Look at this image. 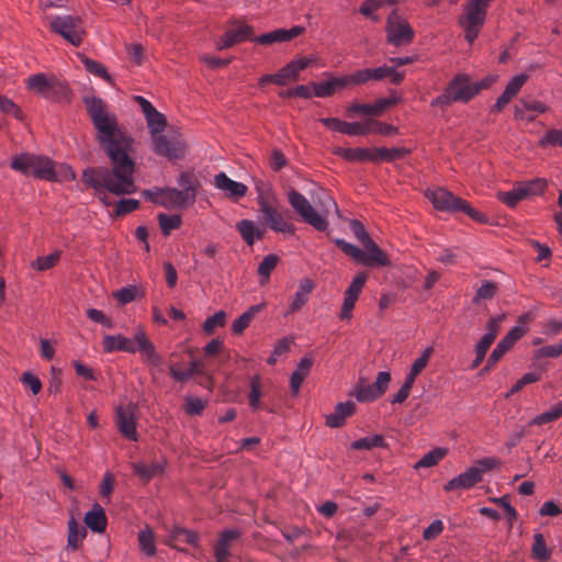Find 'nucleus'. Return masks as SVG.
Returning <instances> with one entry per match:
<instances>
[{"label": "nucleus", "instance_id": "bf43d9fd", "mask_svg": "<svg viewBox=\"0 0 562 562\" xmlns=\"http://www.w3.org/2000/svg\"><path fill=\"white\" fill-rule=\"evenodd\" d=\"M139 201L135 199H122L115 204L114 214L116 216H123L137 210Z\"/></svg>", "mask_w": 562, "mask_h": 562}, {"label": "nucleus", "instance_id": "9b49d317", "mask_svg": "<svg viewBox=\"0 0 562 562\" xmlns=\"http://www.w3.org/2000/svg\"><path fill=\"white\" fill-rule=\"evenodd\" d=\"M386 42L395 47L409 45L415 32L409 23L404 19L397 10L389 13L385 23Z\"/></svg>", "mask_w": 562, "mask_h": 562}, {"label": "nucleus", "instance_id": "c9c22d12", "mask_svg": "<svg viewBox=\"0 0 562 562\" xmlns=\"http://www.w3.org/2000/svg\"><path fill=\"white\" fill-rule=\"evenodd\" d=\"M336 153L350 161L372 162V148H339Z\"/></svg>", "mask_w": 562, "mask_h": 562}, {"label": "nucleus", "instance_id": "a878e982", "mask_svg": "<svg viewBox=\"0 0 562 562\" xmlns=\"http://www.w3.org/2000/svg\"><path fill=\"white\" fill-rule=\"evenodd\" d=\"M363 247V257L360 260L362 265L370 267H385L390 265V260L386 254L383 250H381L373 240H371L370 243L368 241V244L364 245Z\"/></svg>", "mask_w": 562, "mask_h": 562}, {"label": "nucleus", "instance_id": "8fccbe9b", "mask_svg": "<svg viewBox=\"0 0 562 562\" xmlns=\"http://www.w3.org/2000/svg\"><path fill=\"white\" fill-rule=\"evenodd\" d=\"M226 323V313L224 311H220L214 315L207 317L203 324V330L211 335L217 327H223Z\"/></svg>", "mask_w": 562, "mask_h": 562}, {"label": "nucleus", "instance_id": "393cba45", "mask_svg": "<svg viewBox=\"0 0 562 562\" xmlns=\"http://www.w3.org/2000/svg\"><path fill=\"white\" fill-rule=\"evenodd\" d=\"M166 530L169 535L164 539V543L171 548H177V542H186L191 546L198 544L199 535L192 530L182 527H173L170 530L166 527Z\"/></svg>", "mask_w": 562, "mask_h": 562}, {"label": "nucleus", "instance_id": "4d7b16f0", "mask_svg": "<svg viewBox=\"0 0 562 562\" xmlns=\"http://www.w3.org/2000/svg\"><path fill=\"white\" fill-rule=\"evenodd\" d=\"M368 279V274L366 272L358 273L353 280L351 281L350 285L346 290L347 295H351L356 299L359 297V294L362 291V288L364 286Z\"/></svg>", "mask_w": 562, "mask_h": 562}, {"label": "nucleus", "instance_id": "6e6552de", "mask_svg": "<svg viewBox=\"0 0 562 562\" xmlns=\"http://www.w3.org/2000/svg\"><path fill=\"white\" fill-rule=\"evenodd\" d=\"M493 82L492 78H484L480 81H472L465 74L457 75L448 85L443 97L449 102H469L480 91L490 87Z\"/></svg>", "mask_w": 562, "mask_h": 562}, {"label": "nucleus", "instance_id": "680f3d73", "mask_svg": "<svg viewBox=\"0 0 562 562\" xmlns=\"http://www.w3.org/2000/svg\"><path fill=\"white\" fill-rule=\"evenodd\" d=\"M250 393H249V404L254 409L259 407V402L261 397V386L260 379L258 375H255L250 381Z\"/></svg>", "mask_w": 562, "mask_h": 562}, {"label": "nucleus", "instance_id": "052dcab7", "mask_svg": "<svg viewBox=\"0 0 562 562\" xmlns=\"http://www.w3.org/2000/svg\"><path fill=\"white\" fill-rule=\"evenodd\" d=\"M562 355V340L557 345H549L541 347L535 351V358L540 359L544 357L558 358Z\"/></svg>", "mask_w": 562, "mask_h": 562}, {"label": "nucleus", "instance_id": "cd10ccee", "mask_svg": "<svg viewBox=\"0 0 562 562\" xmlns=\"http://www.w3.org/2000/svg\"><path fill=\"white\" fill-rule=\"evenodd\" d=\"M314 289V283L311 279H302L299 289L294 294L293 301L289 306V313L300 311L308 301L310 294Z\"/></svg>", "mask_w": 562, "mask_h": 562}, {"label": "nucleus", "instance_id": "5701e85b", "mask_svg": "<svg viewBox=\"0 0 562 562\" xmlns=\"http://www.w3.org/2000/svg\"><path fill=\"white\" fill-rule=\"evenodd\" d=\"M482 481V476L480 475L479 470L473 465L469 468L465 472L459 474L458 476L450 480L446 485V491H456V490H468Z\"/></svg>", "mask_w": 562, "mask_h": 562}, {"label": "nucleus", "instance_id": "c756f323", "mask_svg": "<svg viewBox=\"0 0 562 562\" xmlns=\"http://www.w3.org/2000/svg\"><path fill=\"white\" fill-rule=\"evenodd\" d=\"M355 412V404L352 402L339 403L335 407L334 413L326 416V425L331 428H337L344 425L345 419L352 415Z\"/></svg>", "mask_w": 562, "mask_h": 562}, {"label": "nucleus", "instance_id": "72a5a7b5", "mask_svg": "<svg viewBox=\"0 0 562 562\" xmlns=\"http://www.w3.org/2000/svg\"><path fill=\"white\" fill-rule=\"evenodd\" d=\"M204 372V363L201 360H193L190 363V367L186 370H179L175 366H171L169 369L170 375L179 382H184L189 380L193 374Z\"/></svg>", "mask_w": 562, "mask_h": 562}, {"label": "nucleus", "instance_id": "2eb2a0df", "mask_svg": "<svg viewBox=\"0 0 562 562\" xmlns=\"http://www.w3.org/2000/svg\"><path fill=\"white\" fill-rule=\"evenodd\" d=\"M352 77L355 85H361L369 80L378 81L385 78H389L392 83L397 85L403 80L404 74L396 71L394 67L384 65L378 68L358 70L352 74Z\"/></svg>", "mask_w": 562, "mask_h": 562}, {"label": "nucleus", "instance_id": "2f4dec72", "mask_svg": "<svg viewBox=\"0 0 562 562\" xmlns=\"http://www.w3.org/2000/svg\"><path fill=\"white\" fill-rule=\"evenodd\" d=\"M87 536L85 527L80 526L74 517L68 521L67 550L76 551Z\"/></svg>", "mask_w": 562, "mask_h": 562}, {"label": "nucleus", "instance_id": "79ce46f5", "mask_svg": "<svg viewBox=\"0 0 562 562\" xmlns=\"http://www.w3.org/2000/svg\"><path fill=\"white\" fill-rule=\"evenodd\" d=\"M497 198L508 207H515L521 200L525 199L519 183H517L510 191L497 192Z\"/></svg>", "mask_w": 562, "mask_h": 562}, {"label": "nucleus", "instance_id": "f03ea898", "mask_svg": "<svg viewBox=\"0 0 562 562\" xmlns=\"http://www.w3.org/2000/svg\"><path fill=\"white\" fill-rule=\"evenodd\" d=\"M177 182L181 189L157 188L144 191V195L155 203L169 209H184L195 202L196 191L200 187L194 173L183 171L179 175Z\"/></svg>", "mask_w": 562, "mask_h": 562}, {"label": "nucleus", "instance_id": "5fc2aeb1", "mask_svg": "<svg viewBox=\"0 0 562 562\" xmlns=\"http://www.w3.org/2000/svg\"><path fill=\"white\" fill-rule=\"evenodd\" d=\"M279 257L276 255H268L259 263L258 274L266 280L269 279L271 271L277 267Z\"/></svg>", "mask_w": 562, "mask_h": 562}, {"label": "nucleus", "instance_id": "7c9ffc66", "mask_svg": "<svg viewBox=\"0 0 562 562\" xmlns=\"http://www.w3.org/2000/svg\"><path fill=\"white\" fill-rule=\"evenodd\" d=\"M528 76L520 74L510 79L504 92L497 99L495 105H506L519 92L524 83L527 81Z\"/></svg>", "mask_w": 562, "mask_h": 562}, {"label": "nucleus", "instance_id": "dca6fc26", "mask_svg": "<svg viewBox=\"0 0 562 562\" xmlns=\"http://www.w3.org/2000/svg\"><path fill=\"white\" fill-rule=\"evenodd\" d=\"M137 406L130 403L116 408V426L120 432L128 440L137 441L136 431Z\"/></svg>", "mask_w": 562, "mask_h": 562}, {"label": "nucleus", "instance_id": "e433bc0d", "mask_svg": "<svg viewBox=\"0 0 562 562\" xmlns=\"http://www.w3.org/2000/svg\"><path fill=\"white\" fill-rule=\"evenodd\" d=\"M134 473L139 476V479L144 482H148L156 475L160 474L164 470L162 465L159 463H142L137 462L133 464Z\"/></svg>", "mask_w": 562, "mask_h": 562}, {"label": "nucleus", "instance_id": "774afa93", "mask_svg": "<svg viewBox=\"0 0 562 562\" xmlns=\"http://www.w3.org/2000/svg\"><path fill=\"white\" fill-rule=\"evenodd\" d=\"M240 536V532L236 529L225 530L220 535V538L216 543L221 544L226 549H231L234 541H236Z\"/></svg>", "mask_w": 562, "mask_h": 562}, {"label": "nucleus", "instance_id": "c03bdc74", "mask_svg": "<svg viewBox=\"0 0 562 562\" xmlns=\"http://www.w3.org/2000/svg\"><path fill=\"white\" fill-rule=\"evenodd\" d=\"M61 256V251L56 250L48 256L38 257L32 262V268L37 271H46L57 265Z\"/></svg>", "mask_w": 562, "mask_h": 562}, {"label": "nucleus", "instance_id": "58836bf2", "mask_svg": "<svg viewBox=\"0 0 562 562\" xmlns=\"http://www.w3.org/2000/svg\"><path fill=\"white\" fill-rule=\"evenodd\" d=\"M353 395L359 402H372L381 395L372 384H366L363 381H359L357 384Z\"/></svg>", "mask_w": 562, "mask_h": 562}, {"label": "nucleus", "instance_id": "a19ab883", "mask_svg": "<svg viewBox=\"0 0 562 562\" xmlns=\"http://www.w3.org/2000/svg\"><path fill=\"white\" fill-rule=\"evenodd\" d=\"M138 542L140 550L148 557L156 553L155 535L150 528H145L138 533Z\"/></svg>", "mask_w": 562, "mask_h": 562}, {"label": "nucleus", "instance_id": "20e7f679", "mask_svg": "<svg viewBox=\"0 0 562 562\" xmlns=\"http://www.w3.org/2000/svg\"><path fill=\"white\" fill-rule=\"evenodd\" d=\"M384 108H349V119L360 117L355 122H346L336 117L322 119V123L331 131H337L349 136H361L369 134L368 115L381 114Z\"/></svg>", "mask_w": 562, "mask_h": 562}, {"label": "nucleus", "instance_id": "423d86ee", "mask_svg": "<svg viewBox=\"0 0 562 562\" xmlns=\"http://www.w3.org/2000/svg\"><path fill=\"white\" fill-rule=\"evenodd\" d=\"M426 196L432 203L435 209L443 212H463L472 220L479 223H485L486 216L474 210L465 200L454 195L452 192L445 188H437L435 190H427Z\"/></svg>", "mask_w": 562, "mask_h": 562}, {"label": "nucleus", "instance_id": "a211bd4d", "mask_svg": "<svg viewBox=\"0 0 562 562\" xmlns=\"http://www.w3.org/2000/svg\"><path fill=\"white\" fill-rule=\"evenodd\" d=\"M352 86H356L352 74L341 77H329L326 81L314 83V95L327 98Z\"/></svg>", "mask_w": 562, "mask_h": 562}, {"label": "nucleus", "instance_id": "603ef678", "mask_svg": "<svg viewBox=\"0 0 562 562\" xmlns=\"http://www.w3.org/2000/svg\"><path fill=\"white\" fill-rule=\"evenodd\" d=\"M81 61L88 72L93 74L100 78L109 79L106 69L101 63L90 59L86 56H81Z\"/></svg>", "mask_w": 562, "mask_h": 562}, {"label": "nucleus", "instance_id": "4be33fe9", "mask_svg": "<svg viewBox=\"0 0 562 562\" xmlns=\"http://www.w3.org/2000/svg\"><path fill=\"white\" fill-rule=\"evenodd\" d=\"M525 331V328L521 326L513 327L491 352V362H498L515 342L524 336Z\"/></svg>", "mask_w": 562, "mask_h": 562}, {"label": "nucleus", "instance_id": "1a4fd4ad", "mask_svg": "<svg viewBox=\"0 0 562 562\" xmlns=\"http://www.w3.org/2000/svg\"><path fill=\"white\" fill-rule=\"evenodd\" d=\"M48 27L52 32L61 36L72 46H80L86 35L83 21L78 15H50L47 18Z\"/></svg>", "mask_w": 562, "mask_h": 562}, {"label": "nucleus", "instance_id": "f257e3e1", "mask_svg": "<svg viewBox=\"0 0 562 562\" xmlns=\"http://www.w3.org/2000/svg\"><path fill=\"white\" fill-rule=\"evenodd\" d=\"M88 113L97 132L95 137L110 158L112 168H87L81 180L98 192L97 195L103 204L110 205L111 201L105 191L115 195L135 192V162L130 156L133 140L106 108H88Z\"/></svg>", "mask_w": 562, "mask_h": 562}, {"label": "nucleus", "instance_id": "13d9d810", "mask_svg": "<svg viewBox=\"0 0 562 562\" xmlns=\"http://www.w3.org/2000/svg\"><path fill=\"white\" fill-rule=\"evenodd\" d=\"M335 244L338 248H340L347 256L353 258L355 260L359 261L361 260V258L363 257V250L360 249L359 247L350 244V243H347L346 240L344 239H336L335 240Z\"/></svg>", "mask_w": 562, "mask_h": 562}, {"label": "nucleus", "instance_id": "6e6d98bb", "mask_svg": "<svg viewBox=\"0 0 562 562\" xmlns=\"http://www.w3.org/2000/svg\"><path fill=\"white\" fill-rule=\"evenodd\" d=\"M280 95L281 97H299V98H303V99H308L314 95V86L313 87L305 86V85L296 86L295 88L282 90L280 92Z\"/></svg>", "mask_w": 562, "mask_h": 562}, {"label": "nucleus", "instance_id": "4468645a", "mask_svg": "<svg viewBox=\"0 0 562 562\" xmlns=\"http://www.w3.org/2000/svg\"><path fill=\"white\" fill-rule=\"evenodd\" d=\"M260 212L262 213L263 222L277 233H294V226L288 223L280 211L278 210L277 202L270 201L268 198L260 196L258 200Z\"/></svg>", "mask_w": 562, "mask_h": 562}, {"label": "nucleus", "instance_id": "aec40b11", "mask_svg": "<svg viewBox=\"0 0 562 562\" xmlns=\"http://www.w3.org/2000/svg\"><path fill=\"white\" fill-rule=\"evenodd\" d=\"M214 186L235 201L245 196L248 191L247 186L232 180L225 172H220L214 177Z\"/></svg>", "mask_w": 562, "mask_h": 562}, {"label": "nucleus", "instance_id": "49530a36", "mask_svg": "<svg viewBox=\"0 0 562 562\" xmlns=\"http://www.w3.org/2000/svg\"><path fill=\"white\" fill-rule=\"evenodd\" d=\"M384 438L381 435H374L371 437L360 438L351 443V448L355 450H371L375 447H383Z\"/></svg>", "mask_w": 562, "mask_h": 562}, {"label": "nucleus", "instance_id": "6ab92c4d", "mask_svg": "<svg viewBox=\"0 0 562 562\" xmlns=\"http://www.w3.org/2000/svg\"><path fill=\"white\" fill-rule=\"evenodd\" d=\"M490 3V0H469L464 9V14L460 18L459 23L483 25Z\"/></svg>", "mask_w": 562, "mask_h": 562}, {"label": "nucleus", "instance_id": "864d4df0", "mask_svg": "<svg viewBox=\"0 0 562 562\" xmlns=\"http://www.w3.org/2000/svg\"><path fill=\"white\" fill-rule=\"evenodd\" d=\"M497 291V285L493 281H484L483 284L477 289L474 303H477L481 300H491L494 297Z\"/></svg>", "mask_w": 562, "mask_h": 562}, {"label": "nucleus", "instance_id": "9d476101", "mask_svg": "<svg viewBox=\"0 0 562 562\" xmlns=\"http://www.w3.org/2000/svg\"><path fill=\"white\" fill-rule=\"evenodd\" d=\"M151 150L169 161L183 159L187 153V145L182 134L176 128H168L166 133L157 135L151 139Z\"/></svg>", "mask_w": 562, "mask_h": 562}, {"label": "nucleus", "instance_id": "473e14b6", "mask_svg": "<svg viewBox=\"0 0 562 562\" xmlns=\"http://www.w3.org/2000/svg\"><path fill=\"white\" fill-rule=\"evenodd\" d=\"M313 366V360L311 358L304 357L297 364V368L291 375V390L294 395H296L300 391L301 384L304 379L308 375L311 368Z\"/></svg>", "mask_w": 562, "mask_h": 562}, {"label": "nucleus", "instance_id": "37998d69", "mask_svg": "<svg viewBox=\"0 0 562 562\" xmlns=\"http://www.w3.org/2000/svg\"><path fill=\"white\" fill-rule=\"evenodd\" d=\"M447 450L443 448H436L427 452L416 464L415 469L430 468L436 465L440 460L445 458Z\"/></svg>", "mask_w": 562, "mask_h": 562}, {"label": "nucleus", "instance_id": "0eeeda50", "mask_svg": "<svg viewBox=\"0 0 562 562\" xmlns=\"http://www.w3.org/2000/svg\"><path fill=\"white\" fill-rule=\"evenodd\" d=\"M10 167L24 176H33L45 180H55L53 161L45 157L31 153H23L12 158Z\"/></svg>", "mask_w": 562, "mask_h": 562}, {"label": "nucleus", "instance_id": "69168bd1", "mask_svg": "<svg viewBox=\"0 0 562 562\" xmlns=\"http://www.w3.org/2000/svg\"><path fill=\"white\" fill-rule=\"evenodd\" d=\"M434 352L432 347L426 348L422 356L417 358L414 363L412 364L411 372L419 374L427 366L431 355Z\"/></svg>", "mask_w": 562, "mask_h": 562}, {"label": "nucleus", "instance_id": "ddd939ff", "mask_svg": "<svg viewBox=\"0 0 562 562\" xmlns=\"http://www.w3.org/2000/svg\"><path fill=\"white\" fill-rule=\"evenodd\" d=\"M314 61L315 58L306 56L294 59L291 63L286 64L284 67H282L277 74L263 75L259 79V86L265 87L268 83H276L282 86L290 81L296 80L299 74L302 70L306 69L308 66H311Z\"/></svg>", "mask_w": 562, "mask_h": 562}, {"label": "nucleus", "instance_id": "f704fd0d", "mask_svg": "<svg viewBox=\"0 0 562 562\" xmlns=\"http://www.w3.org/2000/svg\"><path fill=\"white\" fill-rule=\"evenodd\" d=\"M262 308L263 304L250 306L248 311L234 321L232 324V331L236 335L241 334L249 326L256 314H258Z\"/></svg>", "mask_w": 562, "mask_h": 562}, {"label": "nucleus", "instance_id": "3c124183", "mask_svg": "<svg viewBox=\"0 0 562 562\" xmlns=\"http://www.w3.org/2000/svg\"><path fill=\"white\" fill-rule=\"evenodd\" d=\"M237 231L239 232L240 236L248 245L251 246L255 243L256 227L251 221H249V220L240 221L237 224Z\"/></svg>", "mask_w": 562, "mask_h": 562}, {"label": "nucleus", "instance_id": "412c9836", "mask_svg": "<svg viewBox=\"0 0 562 562\" xmlns=\"http://www.w3.org/2000/svg\"><path fill=\"white\" fill-rule=\"evenodd\" d=\"M304 29L302 26H293L290 30L278 29L272 32L252 37L251 41L261 45H271L274 43L288 42L299 36Z\"/></svg>", "mask_w": 562, "mask_h": 562}, {"label": "nucleus", "instance_id": "ea45409f", "mask_svg": "<svg viewBox=\"0 0 562 562\" xmlns=\"http://www.w3.org/2000/svg\"><path fill=\"white\" fill-rule=\"evenodd\" d=\"M522 195L526 198L542 194L547 188V181L543 178H537L530 181L519 182Z\"/></svg>", "mask_w": 562, "mask_h": 562}, {"label": "nucleus", "instance_id": "a18cd8bd", "mask_svg": "<svg viewBox=\"0 0 562 562\" xmlns=\"http://www.w3.org/2000/svg\"><path fill=\"white\" fill-rule=\"evenodd\" d=\"M562 416V402L554 405L551 409L537 415L531 422L530 425H544L551 423Z\"/></svg>", "mask_w": 562, "mask_h": 562}, {"label": "nucleus", "instance_id": "de8ad7c7", "mask_svg": "<svg viewBox=\"0 0 562 562\" xmlns=\"http://www.w3.org/2000/svg\"><path fill=\"white\" fill-rule=\"evenodd\" d=\"M532 555L539 561H547L551 555V552L547 549L542 533H536L533 536Z\"/></svg>", "mask_w": 562, "mask_h": 562}, {"label": "nucleus", "instance_id": "c85d7f7f", "mask_svg": "<svg viewBox=\"0 0 562 562\" xmlns=\"http://www.w3.org/2000/svg\"><path fill=\"white\" fill-rule=\"evenodd\" d=\"M85 524L94 532H103L106 528V516L101 505L94 504L92 509L86 513Z\"/></svg>", "mask_w": 562, "mask_h": 562}, {"label": "nucleus", "instance_id": "4c0bfd02", "mask_svg": "<svg viewBox=\"0 0 562 562\" xmlns=\"http://www.w3.org/2000/svg\"><path fill=\"white\" fill-rule=\"evenodd\" d=\"M379 115L380 114L368 115L369 134L374 133L383 136H392L398 133V128L396 126L375 120V116Z\"/></svg>", "mask_w": 562, "mask_h": 562}, {"label": "nucleus", "instance_id": "f8f14e48", "mask_svg": "<svg viewBox=\"0 0 562 562\" xmlns=\"http://www.w3.org/2000/svg\"><path fill=\"white\" fill-rule=\"evenodd\" d=\"M288 200L293 210L311 226L319 232L326 231L328 223L324 216L318 214L310 201L299 191L291 189Z\"/></svg>", "mask_w": 562, "mask_h": 562}, {"label": "nucleus", "instance_id": "338daca9", "mask_svg": "<svg viewBox=\"0 0 562 562\" xmlns=\"http://www.w3.org/2000/svg\"><path fill=\"white\" fill-rule=\"evenodd\" d=\"M205 408V402L199 397H188L186 402V412L189 415H200Z\"/></svg>", "mask_w": 562, "mask_h": 562}, {"label": "nucleus", "instance_id": "7ed1b4c3", "mask_svg": "<svg viewBox=\"0 0 562 562\" xmlns=\"http://www.w3.org/2000/svg\"><path fill=\"white\" fill-rule=\"evenodd\" d=\"M102 346L105 352L125 351L135 353L140 351L148 364L154 367H160L162 364L161 357L156 352L155 346L142 329H138L133 338H127L122 335H106L103 337Z\"/></svg>", "mask_w": 562, "mask_h": 562}, {"label": "nucleus", "instance_id": "f3484780", "mask_svg": "<svg viewBox=\"0 0 562 562\" xmlns=\"http://www.w3.org/2000/svg\"><path fill=\"white\" fill-rule=\"evenodd\" d=\"M254 29L247 24H237L236 27L227 30L215 41L218 50L227 49L246 40L252 38Z\"/></svg>", "mask_w": 562, "mask_h": 562}, {"label": "nucleus", "instance_id": "bb28decb", "mask_svg": "<svg viewBox=\"0 0 562 562\" xmlns=\"http://www.w3.org/2000/svg\"><path fill=\"white\" fill-rule=\"evenodd\" d=\"M411 153L409 149L405 147H375L372 148V162L380 164L383 161L392 162L398 159L404 158Z\"/></svg>", "mask_w": 562, "mask_h": 562}, {"label": "nucleus", "instance_id": "0e129e2a", "mask_svg": "<svg viewBox=\"0 0 562 562\" xmlns=\"http://www.w3.org/2000/svg\"><path fill=\"white\" fill-rule=\"evenodd\" d=\"M21 382L24 386L29 387L34 395L38 394L42 390L41 380L31 372H24L21 376Z\"/></svg>", "mask_w": 562, "mask_h": 562}, {"label": "nucleus", "instance_id": "39448f33", "mask_svg": "<svg viewBox=\"0 0 562 562\" xmlns=\"http://www.w3.org/2000/svg\"><path fill=\"white\" fill-rule=\"evenodd\" d=\"M29 90L53 102H70L66 81L54 75L34 74L26 79Z\"/></svg>", "mask_w": 562, "mask_h": 562}, {"label": "nucleus", "instance_id": "b1692460", "mask_svg": "<svg viewBox=\"0 0 562 562\" xmlns=\"http://www.w3.org/2000/svg\"><path fill=\"white\" fill-rule=\"evenodd\" d=\"M146 117L147 126L150 133V138L154 139L157 135L166 133L170 128L167 124L166 116L157 111V108H142Z\"/></svg>", "mask_w": 562, "mask_h": 562}, {"label": "nucleus", "instance_id": "e2e57ef3", "mask_svg": "<svg viewBox=\"0 0 562 562\" xmlns=\"http://www.w3.org/2000/svg\"><path fill=\"white\" fill-rule=\"evenodd\" d=\"M505 315H498L495 317H491L486 324V334L484 337L488 338L490 340L494 341L499 333L501 324L504 321Z\"/></svg>", "mask_w": 562, "mask_h": 562}, {"label": "nucleus", "instance_id": "09e8293b", "mask_svg": "<svg viewBox=\"0 0 562 562\" xmlns=\"http://www.w3.org/2000/svg\"><path fill=\"white\" fill-rule=\"evenodd\" d=\"M158 221L160 228L165 235H169L173 229L181 225V217L179 215L159 214Z\"/></svg>", "mask_w": 562, "mask_h": 562}]
</instances>
